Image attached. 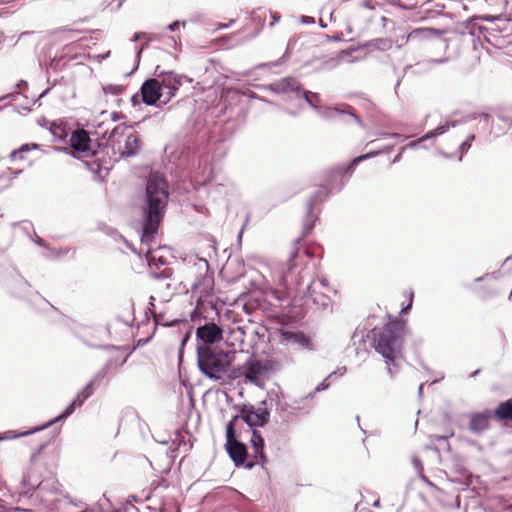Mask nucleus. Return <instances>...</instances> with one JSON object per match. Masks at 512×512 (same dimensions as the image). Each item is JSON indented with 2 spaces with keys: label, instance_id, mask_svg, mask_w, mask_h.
<instances>
[{
  "label": "nucleus",
  "instance_id": "f257e3e1",
  "mask_svg": "<svg viewBox=\"0 0 512 512\" xmlns=\"http://www.w3.org/2000/svg\"><path fill=\"white\" fill-rule=\"evenodd\" d=\"M168 200V184L162 174L150 173L145 190L142 206V235L141 242L146 245L145 254L149 263L166 265L167 259L161 254L162 249H154L152 242L161 222Z\"/></svg>",
  "mask_w": 512,
  "mask_h": 512
},
{
  "label": "nucleus",
  "instance_id": "f03ea898",
  "mask_svg": "<svg viewBox=\"0 0 512 512\" xmlns=\"http://www.w3.org/2000/svg\"><path fill=\"white\" fill-rule=\"evenodd\" d=\"M408 333L405 322L392 321L374 335V348L383 357L390 376L398 371L397 361L402 357L403 344Z\"/></svg>",
  "mask_w": 512,
  "mask_h": 512
},
{
  "label": "nucleus",
  "instance_id": "7ed1b4c3",
  "mask_svg": "<svg viewBox=\"0 0 512 512\" xmlns=\"http://www.w3.org/2000/svg\"><path fill=\"white\" fill-rule=\"evenodd\" d=\"M197 361L203 374L211 379L220 380L228 371L232 356L228 352L197 346Z\"/></svg>",
  "mask_w": 512,
  "mask_h": 512
},
{
  "label": "nucleus",
  "instance_id": "20e7f679",
  "mask_svg": "<svg viewBox=\"0 0 512 512\" xmlns=\"http://www.w3.org/2000/svg\"><path fill=\"white\" fill-rule=\"evenodd\" d=\"M108 146L112 148L118 158L136 155L141 148L138 132L130 125H117L108 137Z\"/></svg>",
  "mask_w": 512,
  "mask_h": 512
},
{
  "label": "nucleus",
  "instance_id": "39448f33",
  "mask_svg": "<svg viewBox=\"0 0 512 512\" xmlns=\"http://www.w3.org/2000/svg\"><path fill=\"white\" fill-rule=\"evenodd\" d=\"M281 368V364L274 358L257 359L250 357L241 367V376L246 383L263 388L265 382Z\"/></svg>",
  "mask_w": 512,
  "mask_h": 512
},
{
  "label": "nucleus",
  "instance_id": "423d86ee",
  "mask_svg": "<svg viewBox=\"0 0 512 512\" xmlns=\"http://www.w3.org/2000/svg\"><path fill=\"white\" fill-rule=\"evenodd\" d=\"M105 374H106V369L99 371L93 377V379L83 388V390L77 394L76 398L66 407L64 412L61 415L57 416L55 419L49 421L46 425H44L38 429H34L32 431H26V432H20V433H16L14 431H7L4 434L0 435V441L10 440V439H15L18 437L26 436L35 431L42 430V429L49 427L61 420L66 419L68 416H70L74 412L76 407H80L84 403V401L93 394V391H94L93 385L95 383H97L98 381H100L101 379H103L105 377Z\"/></svg>",
  "mask_w": 512,
  "mask_h": 512
},
{
  "label": "nucleus",
  "instance_id": "0eeeda50",
  "mask_svg": "<svg viewBox=\"0 0 512 512\" xmlns=\"http://www.w3.org/2000/svg\"><path fill=\"white\" fill-rule=\"evenodd\" d=\"M298 256V250L295 249L292 251L290 259H289V269L287 273H283L282 271H275L273 272V281L277 285V288L270 287V284L267 283V287L271 290V293L274 295V297L277 300H284L287 297L288 290L290 289V286L292 284L295 285V287H298L301 283L298 279H293L292 277V269H293V262L295 258Z\"/></svg>",
  "mask_w": 512,
  "mask_h": 512
},
{
  "label": "nucleus",
  "instance_id": "6e6552de",
  "mask_svg": "<svg viewBox=\"0 0 512 512\" xmlns=\"http://www.w3.org/2000/svg\"><path fill=\"white\" fill-rule=\"evenodd\" d=\"M36 497L40 499L46 508L52 510L62 497H64V494L60 483L54 477H48L36 492Z\"/></svg>",
  "mask_w": 512,
  "mask_h": 512
},
{
  "label": "nucleus",
  "instance_id": "1a4fd4ad",
  "mask_svg": "<svg viewBox=\"0 0 512 512\" xmlns=\"http://www.w3.org/2000/svg\"><path fill=\"white\" fill-rule=\"evenodd\" d=\"M298 106L301 107L302 103H307L309 106H311L319 115L325 118H333L338 113H345V108H348V106L343 105V109L336 107H321L319 105L320 97L317 93H313L310 91H301L300 96L298 97Z\"/></svg>",
  "mask_w": 512,
  "mask_h": 512
},
{
  "label": "nucleus",
  "instance_id": "9d476101",
  "mask_svg": "<svg viewBox=\"0 0 512 512\" xmlns=\"http://www.w3.org/2000/svg\"><path fill=\"white\" fill-rule=\"evenodd\" d=\"M158 83L161 86V96L163 98L161 104H167L182 85V78L175 73L169 72L159 78Z\"/></svg>",
  "mask_w": 512,
  "mask_h": 512
},
{
  "label": "nucleus",
  "instance_id": "9b49d317",
  "mask_svg": "<svg viewBox=\"0 0 512 512\" xmlns=\"http://www.w3.org/2000/svg\"><path fill=\"white\" fill-rule=\"evenodd\" d=\"M196 336L198 339V346L210 347L209 345L222 338V329L214 323H208L197 328Z\"/></svg>",
  "mask_w": 512,
  "mask_h": 512
},
{
  "label": "nucleus",
  "instance_id": "f8f14e48",
  "mask_svg": "<svg viewBox=\"0 0 512 512\" xmlns=\"http://www.w3.org/2000/svg\"><path fill=\"white\" fill-rule=\"evenodd\" d=\"M263 88L277 94H290L297 100L301 93L300 84L292 77L283 78L275 83L266 85Z\"/></svg>",
  "mask_w": 512,
  "mask_h": 512
},
{
  "label": "nucleus",
  "instance_id": "ddd939ff",
  "mask_svg": "<svg viewBox=\"0 0 512 512\" xmlns=\"http://www.w3.org/2000/svg\"><path fill=\"white\" fill-rule=\"evenodd\" d=\"M142 100L146 105H154L157 101L163 100L161 86L158 79L153 78L145 81L141 87Z\"/></svg>",
  "mask_w": 512,
  "mask_h": 512
},
{
  "label": "nucleus",
  "instance_id": "4468645a",
  "mask_svg": "<svg viewBox=\"0 0 512 512\" xmlns=\"http://www.w3.org/2000/svg\"><path fill=\"white\" fill-rule=\"evenodd\" d=\"M269 414L263 408H250L242 412L241 419L249 427L264 426L268 422Z\"/></svg>",
  "mask_w": 512,
  "mask_h": 512
},
{
  "label": "nucleus",
  "instance_id": "2eb2a0df",
  "mask_svg": "<svg viewBox=\"0 0 512 512\" xmlns=\"http://www.w3.org/2000/svg\"><path fill=\"white\" fill-rule=\"evenodd\" d=\"M69 142L74 151L80 154L88 155L90 152V138L83 129L75 130L71 133Z\"/></svg>",
  "mask_w": 512,
  "mask_h": 512
},
{
  "label": "nucleus",
  "instance_id": "dca6fc26",
  "mask_svg": "<svg viewBox=\"0 0 512 512\" xmlns=\"http://www.w3.org/2000/svg\"><path fill=\"white\" fill-rule=\"evenodd\" d=\"M250 447L252 449V454L255 459V462H251L247 464L248 468H252L254 464L263 463L266 461V457L264 454V439L261 434L253 429L252 435L250 438Z\"/></svg>",
  "mask_w": 512,
  "mask_h": 512
},
{
  "label": "nucleus",
  "instance_id": "f3484780",
  "mask_svg": "<svg viewBox=\"0 0 512 512\" xmlns=\"http://www.w3.org/2000/svg\"><path fill=\"white\" fill-rule=\"evenodd\" d=\"M455 126V122L446 120L445 122L441 123L438 127H436L434 130L426 133L423 137L411 141L406 146L402 147V151H405L407 148L409 149H415L420 146V144L426 140L435 138L436 136L442 135L445 132H447L451 127Z\"/></svg>",
  "mask_w": 512,
  "mask_h": 512
},
{
  "label": "nucleus",
  "instance_id": "a211bd4d",
  "mask_svg": "<svg viewBox=\"0 0 512 512\" xmlns=\"http://www.w3.org/2000/svg\"><path fill=\"white\" fill-rule=\"evenodd\" d=\"M320 286L323 288L326 292L330 291L327 281L325 278L318 279L317 281H313L310 285L307 286V292L308 295L312 298L313 302L321 305V306H327L329 303L328 296L325 295L324 292L317 293L316 288Z\"/></svg>",
  "mask_w": 512,
  "mask_h": 512
},
{
  "label": "nucleus",
  "instance_id": "6ab92c4d",
  "mask_svg": "<svg viewBox=\"0 0 512 512\" xmlns=\"http://www.w3.org/2000/svg\"><path fill=\"white\" fill-rule=\"evenodd\" d=\"M213 289V279L210 276H204L202 280L195 283L192 287L193 296L196 297L197 302H203L210 296Z\"/></svg>",
  "mask_w": 512,
  "mask_h": 512
},
{
  "label": "nucleus",
  "instance_id": "aec40b11",
  "mask_svg": "<svg viewBox=\"0 0 512 512\" xmlns=\"http://www.w3.org/2000/svg\"><path fill=\"white\" fill-rule=\"evenodd\" d=\"M280 341L286 345L291 344L301 347H307L309 345V339L303 333L296 331H282Z\"/></svg>",
  "mask_w": 512,
  "mask_h": 512
},
{
  "label": "nucleus",
  "instance_id": "412c9836",
  "mask_svg": "<svg viewBox=\"0 0 512 512\" xmlns=\"http://www.w3.org/2000/svg\"><path fill=\"white\" fill-rule=\"evenodd\" d=\"M491 414L489 411L483 413H475L470 417L469 428L474 433H481L489 426V418Z\"/></svg>",
  "mask_w": 512,
  "mask_h": 512
},
{
  "label": "nucleus",
  "instance_id": "4be33fe9",
  "mask_svg": "<svg viewBox=\"0 0 512 512\" xmlns=\"http://www.w3.org/2000/svg\"><path fill=\"white\" fill-rule=\"evenodd\" d=\"M229 456L234 461V463L238 465H242L245 463L247 457L246 447L240 442H233L226 446Z\"/></svg>",
  "mask_w": 512,
  "mask_h": 512
},
{
  "label": "nucleus",
  "instance_id": "5701e85b",
  "mask_svg": "<svg viewBox=\"0 0 512 512\" xmlns=\"http://www.w3.org/2000/svg\"><path fill=\"white\" fill-rule=\"evenodd\" d=\"M44 480L45 479H40V469L38 467H33L23 478V484L29 489H35L37 492L44 483Z\"/></svg>",
  "mask_w": 512,
  "mask_h": 512
},
{
  "label": "nucleus",
  "instance_id": "b1692460",
  "mask_svg": "<svg viewBox=\"0 0 512 512\" xmlns=\"http://www.w3.org/2000/svg\"><path fill=\"white\" fill-rule=\"evenodd\" d=\"M49 131L53 137L54 142H67L69 136V129L64 123L51 122Z\"/></svg>",
  "mask_w": 512,
  "mask_h": 512
},
{
  "label": "nucleus",
  "instance_id": "393cba45",
  "mask_svg": "<svg viewBox=\"0 0 512 512\" xmlns=\"http://www.w3.org/2000/svg\"><path fill=\"white\" fill-rule=\"evenodd\" d=\"M303 401H304V399H300V400H294V401H292V403H289L285 400H283V401L279 400L277 403V409L281 413H285L287 415H295L302 410L303 407L301 406V403Z\"/></svg>",
  "mask_w": 512,
  "mask_h": 512
},
{
  "label": "nucleus",
  "instance_id": "a878e982",
  "mask_svg": "<svg viewBox=\"0 0 512 512\" xmlns=\"http://www.w3.org/2000/svg\"><path fill=\"white\" fill-rule=\"evenodd\" d=\"M434 35H438V32L432 28H417L407 35V41H421L430 39Z\"/></svg>",
  "mask_w": 512,
  "mask_h": 512
},
{
  "label": "nucleus",
  "instance_id": "bb28decb",
  "mask_svg": "<svg viewBox=\"0 0 512 512\" xmlns=\"http://www.w3.org/2000/svg\"><path fill=\"white\" fill-rule=\"evenodd\" d=\"M494 413L500 420L512 421V398L500 403Z\"/></svg>",
  "mask_w": 512,
  "mask_h": 512
},
{
  "label": "nucleus",
  "instance_id": "cd10ccee",
  "mask_svg": "<svg viewBox=\"0 0 512 512\" xmlns=\"http://www.w3.org/2000/svg\"><path fill=\"white\" fill-rule=\"evenodd\" d=\"M353 50H342L337 53L335 58H332L331 61L334 62V66L341 63H352L356 59L352 57Z\"/></svg>",
  "mask_w": 512,
  "mask_h": 512
},
{
  "label": "nucleus",
  "instance_id": "c85d7f7f",
  "mask_svg": "<svg viewBox=\"0 0 512 512\" xmlns=\"http://www.w3.org/2000/svg\"><path fill=\"white\" fill-rule=\"evenodd\" d=\"M38 146L36 144H23L18 150H14L11 154H10V158L11 160H16V159H24V154L33 150V149H36Z\"/></svg>",
  "mask_w": 512,
  "mask_h": 512
},
{
  "label": "nucleus",
  "instance_id": "c756f323",
  "mask_svg": "<svg viewBox=\"0 0 512 512\" xmlns=\"http://www.w3.org/2000/svg\"><path fill=\"white\" fill-rule=\"evenodd\" d=\"M239 416H235L226 426V446L232 444L233 442H238L236 439V432L234 429V421H236Z\"/></svg>",
  "mask_w": 512,
  "mask_h": 512
},
{
  "label": "nucleus",
  "instance_id": "7c9ffc66",
  "mask_svg": "<svg viewBox=\"0 0 512 512\" xmlns=\"http://www.w3.org/2000/svg\"><path fill=\"white\" fill-rule=\"evenodd\" d=\"M155 300L156 298L154 296H151L149 299V310L153 314L154 320L156 323L164 324L163 322V315L161 313H157L156 306H155ZM165 325H170V323H165Z\"/></svg>",
  "mask_w": 512,
  "mask_h": 512
},
{
  "label": "nucleus",
  "instance_id": "2f4dec72",
  "mask_svg": "<svg viewBox=\"0 0 512 512\" xmlns=\"http://www.w3.org/2000/svg\"><path fill=\"white\" fill-rule=\"evenodd\" d=\"M373 46L378 50L387 51L392 48L393 42L390 39H377L373 43Z\"/></svg>",
  "mask_w": 512,
  "mask_h": 512
},
{
  "label": "nucleus",
  "instance_id": "473e14b6",
  "mask_svg": "<svg viewBox=\"0 0 512 512\" xmlns=\"http://www.w3.org/2000/svg\"><path fill=\"white\" fill-rule=\"evenodd\" d=\"M391 2V0H363L361 6L370 10L375 9L378 6H382L386 3Z\"/></svg>",
  "mask_w": 512,
  "mask_h": 512
},
{
  "label": "nucleus",
  "instance_id": "72a5a7b5",
  "mask_svg": "<svg viewBox=\"0 0 512 512\" xmlns=\"http://www.w3.org/2000/svg\"><path fill=\"white\" fill-rule=\"evenodd\" d=\"M105 94L120 95L124 91L122 85H107L103 88Z\"/></svg>",
  "mask_w": 512,
  "mask_h": 512
},
{
  "label": "nucleus",
  "instance_id": "f704fd0d",
  "mask_svg": "<svg viewBox=\"0 0 512 512\" xmlns=\"http://www.w3.org/2000/svg\"><path fill=\"white\" fill-rule=\"evenodd\" d=\"M373 155L374 154H372V153H368V154H365V155H362V156L354 158L352 160L351 164L349 165V167L347 168V171L351 173L358 163H360L361 161H363L365 159H368V158L372 157Z\"/></svg>",
  "mask_w": 512,
  "mask_h": 512
},
{
  "label": "nucleus",
  "instance_id": "c9c22d12",
  "mask_svg": "<svg viewBox=\"0 0 512 512\" xmlns=\"http://www.w3.org/2000/svg\"><path fill=\"white\" fill-rule=\"evenodd\" d=\"M473 140H474V135H471L464 142L461 143V145H460L461 155L459 157V161L462 160L463 153H465L466 151L469 150V148L471 147V142Z\"/></svg>",
  "mask_w": 512,
  "mask_h": 512
},
{
  "label": "nucleus",
  "instance_id": "e433bc0d",
  "mask_svg": "<svg viewBox=\"0 0 512 512\" xmlns=\"http://www.w3.org/2000/svg\"><path fill=\"white\" fill-rule=\"evenodd\" d=\"M413 463H414L415 467L417 468V470L419 471V476L421 477V479L423 481H425L426 483L430 484L429 480L422 473L423 467H422V464L420 463V461L417 459H413Z\"/></svg>",
  "mask_w": 512,
  "mask_h": 512
},
{
  "label": "nucleus",
  "instance_id": "4c0bfd02",
  "mask_svg": "<svg viewBox=\"0 0 512 512\" xmlns=\"http://www.w3.org/2000/svg\"><path fill=\"white\" fill-rule=\"evenodd\" d=\"M322 190L318 191L316 195H314L308 203V214L312 213L314 204L318 201V194L320 195Z\"/></svg>",
  "mask_w": 512,
  "mask_h": 512
},
{
  "label": "nucleus",
  "instance_id": "58836bf2",
  "mask_svg": "<svg viewBox=\"0 0 512 512\" xmlns=\"http://www.w3.org/2000/svg\"><path fill=\"white\" fill-rule=\"evenodd\" d=\"M345 373H346V367H340V368L336 369L335 371H333L332 373H330L328 375V378H333L334 376L342 377Z\"/></svg>",
  "mask_w": 512,
  "mask_h": 512
},
{
  "label": "nucleus",
  "instance_id": "ea45409f",
  "mask_svg": "<svg viewBox=\"0 0 512 512\" xmlns=\"http://www.w3.org/2000/svg\"><path fill=\"white\" fill-rule=\"evenodd\" d=\"M330 379H331V378H328V377H327L326 379H324V380H323V381H322V382H321V383L316 387V391H323V390L327 389V388L329 387V382H328V381H329Z\"/></svg>",
  "mask_w": 512,
  "mask_h": 512
},
{
  "label": "nucleus",
  "instance_id": "a19ab883",
  "mask_svg": "<svg viewBox=\"0 0 512 512\" xmlns=\"http://www.w3.org/2000/svg\"><path fill=\"white\" fill-rule=\"evenodd\" d=\"M413 297H414V293H413V291H410V301H409L408 305L402 309L403 313H406L412 307Z\"/></svg>",
  "mask_w": 512,
  "mask_h": 512
},
{
  "label": "nucleus",
  "instance_id": "79ce46f5",
  "mask_svg": "<svg viewBox=\"0 0 512 512\" xmlns=\"http://www.w3.org/2000/svg\"><path fill=\"white\" fill-rule=\"evenodd\" d=\"M301 22L304 24H311L314 23V18L310 16H302Z\"/></svg>",
  "mask_w": 512,
  "mask_h": 512
},
{
  "label": "nucleus",
  "instance_id": "37998d69",
  "mask_svg": "<svg viewBox=\"0 0 512 512\" xmlns=\"http://www.w3.org/2000/svg\"><path fill=\"white\" fill-rule=\"evenodd\" d=\"M180 25H181V23H180L179 21H174L173 23H171V24L168 26V28H169V30H171V31H175V30L179 29Z\"/></svg>",
  "mask_w": 512,
  "mask_h": 512
},
{
  "label": "nucleus",
  "instance_id": "c03bdc74",
  "mask_svg": "<svg viewBox=\"0 0 512 512\" xmlns=\"http://www.w3.org/2000/svg\"><path fill=\"white\" fill-rule=\"evenodd\" d=\"M163 288L169 289L170 288V284L167 283V282H164V281H159L157 283V289L162 290Z\"/></svg>",
  "mask_w": 512,
  "mask_h": 512
},
{
  "label": "nucleus",
  "instance_id": "a18cd8bd",
  "mask_svg": "<svg viewBox=\"0 0 512 512\" xmlns=\"http://www.w3.org/2000/svg\"><path fill=\"white\" fill-rule=\"evenodd\" d=\"M381 137H400L397 133H381L379 134Z\"/></svg>",
  "mask_w": 512,
  "mask_h": 512
},
{
  "label": "nucleus",
  "instance_id": "49530a36",
  "mask_svg": "<svg viewBox=\"0 0 512 512\" xmlns=\"http://www.w3.org/2000/svg\"><path fill=\"white\" fill-rule=\"evenodd\" d=\"M144 35H145V33H143V32H137V33H135L134 38H133V41H138V40H139V39H141Z\"/></svg>",
  "mask_w": 512,
  "mask_h": 512
},
{
  "label": "nucleus",
  "instance_id": "de8ad7c7",
  "mask_svg": "<svg viewBox=\"0 0 512 512\" xmlns=\"http://www.w3.org/2000/svg\"><path fill=\"white\" fill-rule=\"evenodd\" d=\"M423 387H424V384H423V383H421V384H420V386H419V389H418V394H419V396H420V397H421V396H422V394H423Z\"/></svg>",
  "mask_w": 512,
  "mask_h": 512
},
{
  "label": "nucleus",
  "instance_id": "09e8293b",
  "mask_svg": "<svg viewBox=\"0 0 512 512\" xmlns=\"http://www.w3.org/2000/svg\"><path fill=\"white\" fill-rule=\"evenodd\" d=\"M403 152H404V151H402V149H401V150H400V152H399V154L395 157V159H394V161H393L394 163H395V162H397V161L401 158V155H402V153H403Z\"/></svg>",
  "mask_w": 512,
  "mask_h": 512
},
{
  "label": "nucleus",
  "instance_id": "8fccbe9b",
  "mask_svg": "<svg viewBox=\"0 0 512 512\" xmlns=\"http://www.w3.org/2000/svg\"><path fill=\"white\" fill-rule=\"evenodd\" d=\"M35 242H36L38 245H43V241H42V239H41L40 237H38V236L36 237Z\"/></svg>",
  "mask_w": 512,
  "mask_h": 512
},
{
  "label": "nucleus",
  "instance_id": "3c124183",
  "mask_svg": "<svg viewBox=\"0 0 512 512\" xmlns=\"http://www.w3.org/2000/svg\"><path fill=\"white\" fill-rule=\"evenodd\" d=\"M109 54H110V51H108L106 54H103V55H101V56H99V57H100L101 59H105V58H107V57L109 56Z\"/></svg>",
  "mask_w": 512,
  "mask_h": 512
},
{
  "label": "nucleus",
  "instance_id": "603ef678",
  "mask_svg": "<svg viewBox=\"0 0 512 512\" xmlns=\"http://www.w3.org/2000/svg\"><path fill=\"white\" fill-rule=\"evenodd\" d=\"M311 227H312V225L307 226V225L305 224V230H306V232H308V231L311 229Z\"/></svg>",
  "mask_w": 512,
  "mask_h": 512
},
{
  "label": "nucleus",
  "instance_id": "864d4df0",
  "mask_svg": "<svg viewBox=\"0 0 512 512\" xmlns=\"http://www.w3.org/2000/svg\"><path fill=\"white\" fill-rule=\"evenodd\" d=\"M320 25L321 27L325 28L326 27V24L323 23L322 19H320Z\"/></svg>",
  "mask_w": 512,
  "mask_h": 512
},
{
  "label": "nucleus",
  "instance_id": "5fc2aeb1",
  "mask_svg": "<svg viewBox=\"0 0 512 512\" xmlns=\"http://www.w3.org/2000/svg\"><path fill=\"white\" fill-rule=\"evenodd\" d=\"M379 505H380L379 500H377V501H375V502H374V506H375V507H379Z\"/></svg>",
  "mask_w": 512,
  "mask_h": 512
},
{
  "label": "nucleus",
  "instance_id": "6e6d98bb",
  "mask_svg": "<svg viewBox=\"0 0 512 512\" xmlns=\"http://www.w3.org/2000/svg\"><path fill=\"white\" fill-rule=\"evenodd\" d=\"M349 114H350L354 119H356V120L358 121L357 116H355L352 112H349Z\"/></svg>",
  "mask_w": 512,
  "mask_h": 512
},
{
  "label": "nucleus",
  "instance_id": "4d7b16f0",
  "mask_svg": "<svg viewBox=\"0 0 512 512\" xmlns=\"http://www.w3.org/2000/svg\"><path fill=\"white\" fill-rule=\"evenodd\" d=\"M20 172H21V170L15 171L14 172V177H16Z\"/></svg>",
  "mask_w": 512,
  "mask_h": 512
},
{
  "label": "nucleus",
  "instance_id": "13d9d810",
  "mask_svg": "<svg viewBox=\"0 0 512 512\" xmlns=\"http://www.w3.org/2000/svg\"><path fill=\"white\" fill-rule=\"evenodd\" d=\"M242 233H243V230H241V231L239 232V235H238V238H239V239H241V237H242Z\"/></svg>",
  "mask_w": 512,
  "mask_h": 512
},
{
  "label": "nucleus",
  "instance_id": "bf43d9fd",
  "mask_svg": "<svg viewBox=\"0 0 512 512\" xmlns=\"http://www.w3.org/2000/svg\"><path fill=\"white\" fill-rule=\"evenodd\" d=\"M88 512H93V510L88 509Z\"/></svg>",
  "mask_w": 512,
  "mask_h": 512
}]
</instances>
